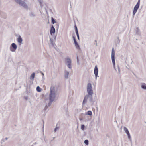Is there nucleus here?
Instances as JSON below:
<instances>
[{
  "label": "nucleus",
  "mask_w": 146,
  "mask_h": 146,
  "mask_svg": "<svg viewBox=\"0 0 146 146\" xmlns=\"http://www.w3.org/2000/svg\"><path fill=\"white\" fill-rule=\"evenodd\" d=\"M37 143L36 142H35L33 143V144L34 145H35V144H36Z\"/></svg>",
  "instance_id": "44"
},
{
  "label": "nucleus",
  "mask_w": 146,
  "mask_h": 146,
  "mask_svg": "<svg viewBox=\"0 0 146 146\" xmlns=\"http://www.w3.org/2000/svg\"><path fill=\"white\" fill-rule=\"evenodd\" d=\"M56 97L54 87H51L50 90L49 99L51 102H53Z\"/></svg>",
  "instance_id": "2"
},
{
  "label": "nucleus",
  "mask_w": 146,
  "mask_h": 146,
  "mask_svg": "<svg viewBox=\"0 0 146 146\" xmlns=\"http://www.w3.org/2000/svg\"><path fill=\"white\" fill-rule=\"evenodd\" d=\"M87 90L88 94L86 95L84 97L83 102L82 103V105L83 106L86 103L87 101V99L90 97V95H92L93 93V91L91 83L90 82L88 83Z\"/></svg>",
  "instance_id": "1"
},
{
  "label": "nucleus",
  "mask_w": 146,
  "mask_h": 146,
  "mask_svg": "<svg viewBox=\"0 0 146 146\" xmlns=\"http://www.w3.org/2000/svg\"><path fill=\"white\" fill-rule=\"evenodd\" d=\"M69 72L66 70H65V74H64V77L65 78L67 79L68 78V76L69 74Z\"/></svg>",
  "instance_id": "13"
},
{
  "label": "nucleus",
  "mask_w": 146,
  "mask_h": 146,
  "mask_svg": "<svg viewBox=\"0 0 146 146\" xmlns=\"http://www.w3.org/2000/svg\"><path fill=\"white\" fill-rule=\"evenodd\" d=\"M95 43L94 44L96 45V46H97V41L96 40H95L94 41Z\"/></svg>",
  "instance_id": "37"
},
{
  "label": "nucleus",
  "mask_w": 146,
  "mask_h": 146,
  "mask_svg": "<svg viewBox=\"0 0 146 146\" xmlns=\"http://www.w3.org/2000/svg\"><path fill=\"white\" fill-rule=\"evenodd\" d=\"M29 16L31 17H34L35 16V15L32 12H31L29 13Z\"/></svg>",
  "instance_id": "23"
},
{
  "label": "nucleus",
  "mask_w": 146,
  "mask_h": 146,
  "mask_svg": "<svg viewBox=\"0 0 146 146\" xmlns=\"http://www.w3.org/2000/svg\"><path fill=\"white\" fill-rule=\"evenodd\" d=\"M71 63H70V64H67V66L68 67V68H72V67L71 66Z\"/></svg>",
  "instance_id": "30"
},
{
  "label": "nucleus",
  "mask_w": 146,
  "mask_h": 146,
  "mask_svg": "<svg viewBox=\"0 0 146 146\" xmlns=\"http://www.w3.org/2000/svg\"><path fill=\"white\" fill-rule=\"evenodd\" d=\"M84 143L86 145H88L89 144V141L87 139H86L84 141Z\"/></svg>",
  "instance_id": "26"
},
{
  "label": "nucleus",
  "mask_w": 146,
  "mask_h": 146,
  "mask_svg": "<svg viewBox=\"0 0 146 146\" xmlns=\"http://www.w3.org/2000/svg\"><path fill=\"white\" fill-rule=\"evenodd\" d=\"M85 128V126L84 124H82L81 126V129L82 130L84 131Z\"/></svg>",
  "instance_id": "22"
},
{
  "label": "nucleus",
  "mask_w": 146,
  "mask_h": 146,
  "mask_svg": "<svg viewBox=\"0 0 146 146\" xmlns=\"http://www.w3.org/2000/svg\"><path fill=\"white\" fill-rule=\"evenodd\" d=\"M41 73L42 74V76H44V73H42V72H41Z\"/></svg>",
  "instance_id": "43"
},
{
  "label": "nucleus",
  "mask_w": 146,
  "mask_h": 146,
  "mask_svg": "<svg viewBox=\"0 0 146 146\" xmlns=\"http://www.w3.org/2000/svg\"><path fill=\"white\" fill-rule=\"evenodd\" d=\"M79 120L80 121H82L83 120V119L82 118H79Z\"/></svg>",
  "instance_id": "42"
},
{
  "label": "nucleus",
  "mask_w": 146,
  "mask_h": 146,
  "mask_svg": "<svg viewBox=\"0 0 146 146\" xmlns=\"http://www.w3.org/2000/svg\"><path fill=\"white\" fill-rule=\"evenodd\" d=\"M51 23L52 24H54L55 23H56V20L53 17H51Z\"/></svg>",
  "instance_id": "19"
},
{
  "label": "nucleus",
  "mask_w": 146,
  "mask_h": 146,
  "mask_svg": "<svg viewBox=\"0 0 146 146\" xmlns=\"http://www.w3.org/2000/svg\"><path fill=\"white\" fill-rule=\"evenodd\" d=\"M24 99L25 100H26V101H27V100H28V97H27V96H25V97H24Z\"/></svg>",
  "instance_id": "38"
},
{
  "label": "nucleus",
  "mask_w": 146,
  "mask_h": 146,
  "mask_svg": "<svg viewBox=\"0 0 146 146\" xmlns=\"http://www.w3.org/2000/svg\"><path fill=\"white\" fill-rule=\"evenodd\" d=\"M141 87L143 89L146 90V84L144 83H141Z\"/></svg>",
  "instance_id": "14"
},
{
  "label": "nucleus",
  "mask_w": 146,
  "mask_h": 146,
  "mask_svg": "<svg viewBox=\"0 0 146 146\" xmlns=\"http://www.w3.org/2000/svg\"><path fill=\"white\" fill-rule=\"evenodd\" d=\"M50 100V102L48 103V105H47V106H48V107H49L51 106V103L53 102H51L50 100Z\"/></svg>",
  "instance_id": "29"
},
{
  "label": "nucleus",
  "mask_w": 146,
  "mask_h": 146,
  "mask_svg": "<svg viewBox=\"0 0 146 146\" xmlns=\"http://www.w3.org/2000/svg\"><path fill=\"white\" fill-rule=\"evenodd\" d=\"M17 48V45L14 43L11 44L10 47V50L12 52H15Z\"/></svg>",
  "instance_id": "5"
},
{
  "label": "nucleus",
  "mask_w": 146,
  "mask_h": 146,
  "mask_svg": "<svg viewBox=\"0 0 146 146\" xmlns=\"http://www.w3.org/2000/svg\"><path fill=\"white\" fill-rule=\"evenodd\" d=\"M38 2L39 3L40 5L41 6V7H42V3L43 2V1L42 0H38Z\"/></svg>",
  "instance_id": "21"
},
{
  "label": "nucleus",
  "mask_w": 146,
  "mask_h": 146,
  "mask_svg": "<svg viewBox=\"0 0 146 146\" xmlns=\"http://www.w3.org/2000/svg\"><path fill=\"white\" fill-rule=\"evenodd\" d=\"M118 67V73L119 74H120V68L119 66H117Z\"/></svg>",
  "instance_id": "34"
},
{
  "label": "nucleus",
  "mask_w": 146,
  "mask_h": 146,
  "mask_svg": "<svg viewBox=\"0 0 146 146\" xmlns=\"http://www.w3.org/2000/svg\"><path fill=\"white\" fill-rule=\"evenodd\" d=\"M76 33V35H79L78 32V31H77V32Z\"/></svg>",
  "instance_id": "41"
},
{
  "label": "nucleus",
  "mask_w": 146,
  "mask_h": 146,
  "mask_svg": "<svg viewBox=\"0 0 146 146\" xmlns=\"http://www.w3.org/2000/svg\"><path fill=\"white\" fill-rule=\"evenodd\" d=\"M124 130L126 134L127 135L128 138L129 139H131V136H130L129 132L127 128L126 127H124Z\"/></svg>",
  "instance_id": "8"
},
{
  "label": "nucleus",
  "mask_w": 146,
  "mask_h": 146,
  "mask_svg": "<svg viewBox=\"0 0 146 146\" xmlns=\"http://www.w3.org/2000/svg\"><path fill=\"white\" fill-rule=\"evenodd\" d=\"M136 40H138V39H136Z\"/></svg>",
  "instance_id": "48"
},
{
  "label": "nucleus",
  "mask_w": 146,
  "mask_h": 146,
  "mask_svg": "<svg viewBox=\"0 0 146 146\" xmlns=\"http://www.w3.org/2000/svg\"><path fill=\"white\" fill-rule=\"evenodd\" d=\"M48 106L47 105H46L45 106V108H44V110H47V109L48 108Z\"/></svg>",
  "instance_id": "36"
},
{
  "label": "nucleus",
  "mask_w": 146,
  "mask_h": 146,
  "mask_svg": "<svg viewBox=\"0 0 146 146\" xmlns=\"http://www.w3.org/2000/svg\"><path fill=\"white\" fill-rule=\"evenodd\" d=\"M136 32V34L137 35L141 36V32L140 30L138 27L135 30Z\"/></svg>",
  "instance_id": "12"
},
{
  "label": "nucleus",
  "mask_w": 146,
  "mask_h": 146,
  "mask_svg": "<svg viewBox=\"0 0 146 146\" xmlns=\"http://www.w3.org/2000/svg\"><path fill=\"white\" fill-rule=\"evenodd\" d=\"M95 97H96V96H95Z\"/></svg>",
  "instance_id": "51"
},
{
  "label": "nucleus",
  "mask_w": 146,
  "mask_h": 146,
  "mask_svg": "<svg viewBox=\"0 0 146 146\" xmlns=\"http://www.w3.org/2000/svg\"><path fill=\"white\" fill-rule=\"evenodd\" d=\"M115 52L114 50V48H113L112 50V52H111V60L112 62V63L113 64V67L116 70L115 67Z\"/></svg>",
  "instance_id": "4"
},
{
  "label": "nucleus",
  "mask_w": 146,
  "mask_h": 146,
  "mask_svg": "<svg viewBox=\"0 0 146 146\" xmlns=\"http://www.w3.org/2000/svg\"><path fill=\"white\" fill-rule=\"evenodd\" d=\"M74 43L77 42V41H76V39L75 40H74Z\"/></svg>",
  "instance_id": "40"
},
{
  "label": "nucleus",
  "mask_w": 146,
  "mask_h": 146,
  "mask_svg": "<svg viewBox=\"0 0 146 146\" xmlns=\"http://www.w3.org/2000/svg\"><path fill=\"white\" fill-rule=\"evenodd\" d=\"M58 127H57L56 126V127L54 128V132L55 133L56 131L58 129Z\"/></svg>",
  "instance_id": "33"
},
{
  "label": "nucleus",
  "mask_w": 146,
  "mask_h": 146,
  "mask_svg": "<svg viewBox=\"0 0 146 146\" xmlns=\"http://www.w3.org/2000/svg\"><path fill=\"white\" fill-rule=\"evenodd\" d=\"M36 90L38 92H40L41 91L42 89L39 86H37L36 88Z\"/></svg>",
  "instance_id": "20"
},
{
  "label": "nucleus",
  "mask_w": 146,
  "mask_h": 146,
  "mask_svg": "<svg viewBox=\"0 0 146 146\" xmlns=\"http://www.w3.org/2000/svg\"><path fill=\"white\" fill-rule=\"evenodd\" d=\"M94 73L96 77V80L97 77H99V76H98V68L97 65H96L95 67L94 70Z\"/></svg>",
  "instance_id": "7"
},
{
  "label": "nucleus",
  "mask_w": 146,
  "mask_h": 146,
  "mask_svg": "<svg viewBox=\"0 0 146 146\" xmlns=\"http://www.w3.org/2000/svg\"><path fill=\"white\" fill-rule=\"evenodd\" d=\"M96 1H97V0H95Z\"/></svg>",
  "instance_id": "52"
},
{
  "label": "nucleus",
  "mask_w": 146,
  "mask_h": 146,
  "mask_svg": "<svg viewBox=\"0 0 146 146\" xmlns=\"http://www.w3.org/2000/svg\"><path fill=\"white\" fill-rule=\"evenodd\" d=\"M31 146H33V145H31Z\"/></svg>",
  "instance_id": "49"
},
{
  "label": "nucleus",
  "mask_w": 146,
  "mask_h": 146,
  "mask_svg": "<svg viewBox=\"0 0 146 146\" xmlns=\"http://www.w3.org/2000/svg\"><path fill=\"white\" fill-rule=\"evenodd\" d=\"M74 44L76 48L77 49H80V46L77 42L74 43Z\"/></svg>",
  "instance_id": "18"
},
{
  "label": "nucleus",
  "mask_w": 146,
  "mask_h": 146,
  "mask_svg": "<svg viewBox=\"0 0 146 146\" xmlns=\"http://www.w3.org/2000/svg\"><path fill=\"white\" fill-rule=\"evenodd\" d=\"M55 29L53 25H52L50 28V34L52 35V34L55 33Z\"/></svg>",
  "instance_id": "10"
},
{
  "label": "nucleus",
  "mask_w": 146,
  "mask_h": 146,
  "mask_svg": "<svg viewBox=\"0 0 146 146\" xmlns=\"http://www.w3.org/2000/svg\"><path fill=\"white\" fill-rule=\"evenodd\" d=\"M75 30V31L76 33L77 32V31H78V29L77 27V26L76 24H75L74 26Z\"/></svg>",
  "instance_id": "25"
},
{
  "label": "nucleus",
  "mask_w": 146,
  "mask_h": 146,
  "mask_svg": "<svg viewBox=\"0 0 146 146\" xmlns=\"http://www.w3.org/2000/svg\"><path fill=\"white\" fill-rule=\"evenodd\" d=\"M140 0H138V1L136 4L135 6L133 12V17H134V15L137 12L138 9L140 4Z\"/></svg>",
  "instance_id": "3"
},
{
  "label": "nucleus",
  "mask_w": 146,
  "mask_h": 146,
  "mask_svg": "<svg viewBox=\"0 0 146 146\" xmlns=\"http://www.w3.org/2000/svg\"><path fill=\"white\" fill-rule=\"evenodd\" d=\"M72 38H73V40H76V37H75V35H74V34H73Z\"/></svg>",
  "instance_id": "31"
},
{
  "label": "nucleus",
  "mask_w": 146,
  "mask_h": 146,
  "mask_svg": "<svg viewBox=\"0 0 146 146\" xmlns=\"http://www.w3.org/2000/svg\"><path fill=\"white\" fill-rule=\"evenodd\" d=\"M50 11H51L52 12V11L51 9L50 10Z\"/></svg>",
  "instance_id": "47"
},
{
  "label": "nucleus",
  "mask_w": 146,
  "mask_h": 146,
  "mask_svg": "<svg viewBox=\"0 0 146 146\" xmlns=\"http://www.w3.org/2000/svg\"><path fill=\"white\" fill-rule=\"evenodd\" d=\"M50 44H52V45L53 46H54V43L53 42L52 39L50 37Z\"/></svg>",
  "instance_id": "24"
},
{
  "label": "nucleus",
  "mask_w": 146,
  "mask_h": 146,
  "mask_svg": "<svg viewBox=\"0 0 146 146\" xmlns=\"http://www.w3.org/2000/svg\"><path fill=\"white\" fill-rule=\"evenodd\" d=\"M8 139V138H7V137H6V138H5V140H7V139Z\"/></svg>",
  "instance_id": "45"
},
{
  "label": "nucleus",
  "mask_w": 146,
  "mask_h": 146,
  "mask_svg": "<svg viewBox=\"0 0 146 146\" xmlns=\"http://www.w3.org/2000/svg\"><path fill=\"white\" fill-rule=\"evenodd\" d=\"M46 13H48L46 11Z\"/></svg>",
  "instance_id": "50"
},
{
  "label": "nucleus",
  "mask_w": 146,
  "mask_h": 146,
  "mask_svg": "<svg viewBox=\"0 0 146 146\" xmlns=\"http://www.w3.org/2000/svg\"><path fill=\"white\" fill-rule=\"evenodd\" d=\"M77 62L78 64H79V60L78 56H77Z\"/></svg>",
  "instance_id": "32"
},
{
  "label": "nucleus",
  "mask_w": 146,
  "mask_h": 146,
  "mask_svg": "<svg viewBox=\"0 0 146 146\" xmlns=\"http://www.w3.org/2000/svg\"><path fill=\"white\" fill-rule=\"evenodd\" d=\"M133 74H134V75H135V74H134V73H133Z\"/></svg>",
  "instance_id": "46"
},
{
  "label": "nucleus",
  "mask_w": 146,
  "mask_h": 146,
  "mask_svg": "<svg viewBox=\"0 0 146 146\" xmlns=\"http://www.w3.org/2000/svg\"><path fill=\"white\" fill-rule=\"evenodd\" d=\"M15 2L19 4L22 1L21 0H14Z\"/></svg>",
  "instance_id": "28"
},
{
  "label": "nucleus",
  "mask_w": 146,
  "mask_h": 146,
  "mask_svg": "<svg viewBox=\"0 0 146 146\" xmlns=\"http://www.w3.org/2000/svg\"><path fill=\"white\" fill-rule=\"evenodd\" d=\"M19 5L22 6L25 9H27L28 7L26 3L24 1H22Z\"/></svg>",
  "instance_id": "9"
},
{
  "label": "nucleus",
  "mask_w": 146,
  "mask_h": 146,
  "mask_svg": "<svg viewBox=\"0 0 146 146\" xmlns=\"http://www.w3.org/2000/svg\"><path fill=\"white\" fill-rule=\"evenodd\" d=\"M23 39H22L20 35H19V36L17 39V41L18 42L20 43V44H22L23 43H22V42L23 41Z\"/></svg>",
  "instance_id": "11"
},
{
  "label": "nucleus",
  "mask_w": 146,
  "mask_h": 146,
  "mask_svg": "<svg viewBox=\"0 0 146 146\" xmlns=\"http://www.w3.org/2000/svg\"><path fill=\"white\" fill-rule=\"evenodd\" d=\"M66 63L68 64L71 63V60L69 58H66L65 59Z\"/></svg>",
  "instance_id": "16"
},
{
  "label": "nucleus",
  "mask_w": 146,
  "mask_h": 146,
  "mask_svg": "<svg viewBox=\"0 0 146 146\" xmlns=\"http://www.w3.org/2000/svg\"><path fill=\"white\" fill-rule=\"evenodd\" d=\"M77 35V37L78 39L79 40H80V37H79V35Z\"/></svg>",
  "instance_id": "39"
},
{
  "label": "nucleus",
  "mask_w": 146,
  "mask_h": 146,
  "mask_svg": "<svg viewBox=\"0 0 146 146\" xmlns=\"http://www.w3.org/2000/svg\"><path fill=\"white\" fill-rule=\"evenodd\" d=\"M89 98V102L91 103L90 105L91 106L94 105V103L95 101V98H94L93 99L92 98V95H90V97Z\"/></svg>",
  "instance_id": "6"
},
{
  "label": "nucleus",
  "mask_w": 146,
  "mask_h": 146,
  "mask_svg": "<svg viewBox=\"0 0 146 146\" xmlns=\"http://www.w3.org/2000/svg\"><path fill=\"white\" fill-rule=\"evenodd\" d=\"M118 41H117V42L118 44H119L120 41V40L119 39V37H118L117 38Z\"/></svg>",
  "instance_id": "35"
},
{
  "label": "nucleus",
  "mask_w": 146,
  "mask_h": 146,
  "mask_svg": "<svg viewBox=\"0 0 146 146\" xmlns=\"http://www.w3.org/2000/svg\"><path fill=\"white\" fill-rule=\"evenodd\" d=\"M59 25L58 23H56L55 25V26L56 30H58L59 28Z\"/></svg>",
  "instance_id": "27"
},
{
  "label": "nucleus",
  "mask_w": 146,
  "mask_h": 146,
  "mask_svg": "<svg viewBox=\"0 0 146 146\" xmlns=\"http://www.w3.org/2000/svg\"><path fill=\"white\" fill-rule=\"evenodd\" d=\"M85 115L91 116L92 115V112L91 111H88L87 112L85 113Z\"/></svg>",
  "instance_id": "17"
},
{
  "label": "nucleus",
  "mask_w": 146,
  "mask_h": 146,
  "mask_svg": "<svg viewBox=\"0 0 146 146\" xmlns=\"http://www.w3.org/2000/svg\"><path fill=\"white\" fill-rule=\"evenodd\" d=\"M35 73L34 72L31 75L30 77V79L31 80H33L34 79L35 76Z\"/></svg>",
  "instance_id": "15"
}]
</instances>
